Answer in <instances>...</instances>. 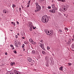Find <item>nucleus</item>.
Returning <instances> with one entry per match:
<instances>
[{
    "mask_svg": "<svg viewBox=\"0 0 74 74\" xmlns=\"http://www.w3.org/2000/svg\"><path fill=\"white\" fill-rule=\"evenodd\" d=\"M41 21L43 23H45L46 22H48L49 19L47 18V15H45L43 16L42 18Z\"/></svg>",
    "mask_w": 74,
    "mask_h": 74,
    "instance_id": "f257e3e1",
    "label": "nucleus"
},
{
    "mask_svg": "<svg viewBox=\"0 0 74 74\" xmlns=\"http://www.w3.org/2000/svg\"><path fill=\"white\" fill-rule=\"evenodd\" d=\"M62 11H66L68 8V6L67 5H61Z\"/></svg>",
    "mask_w": 74,
    "mask_h": 74,
    "instance_id": "f03ea898",
    "label": "nucleus"
},
{
    "mask_svg": "<svg viewBox=\"0 0 74 74\" xmlns=\"http://www.w3.org/2000/svg\"><path fill=\"white\" fill-rule=\"evenodd\" d=\"M36 10H35V12H38L39 11H40V10H41V8L40 6L39 5L36 7Z\"/></svg>",
    "mask_w": 74,
    "mask_h": 74,
    "instance_id": "7ed1b4c3",
    "label": "nucleus"
},
{
    "mask_svg": "<svg viewBox=\"0 0 74 74\" xmlns=\"http://www.w3.org/2000/svg\"><path fill=\"white\" fill-rule=\"evenodd\" d=\"M48 33H49V36H51L53 34V31L52 29L49 30V31H48Z\"/></svg>",
    "mask_w": 74,
    "mask_h": 74,
    "instance_id": "20e7f679",
    "label": "nucleus"
},
{
    "mask_svg": "<svg viewBox=\"0 0 74 74\" xmlns=\"http://www.w3.org/2000/svg\"><path fill=\"white\" fill-rule=\"evenodd\" d=\"M29 27L30 28H33V23H32L31 22H30L29 23Z\"/></svg>",
    "mask_w": 74,
    "mask_h": 74,
    "instance_id": "39448f33",
    "label": "nucleus"
},
{
    "mask_svg": "<svg viewBox=\"0 0 74 74\" xmlns=\"http://www.w3.org/2000/svg\"><path fill=\"white\" fill-rule=\"evenodd\" d=\"M49 11L50 12H52L53 13H55V12H56V11L55 10V9H53L50 10Z\"/></svg>",
    "mask_w": 74,
    "mask_h": 74,
    "instance_id": "423d86ee",
    "label": "nucleus"
},
{
    "mask_svg": "<svg viewBox=\"0 0 74 74\" xmlns=\"http://www.w3.org/2000/svg\"><path fill=\"white\" fill-rule=\"evenodd\" d=\"M40 46L42 49L44 48V44L40 43Z\"/></svg>",
    "mask_w": 74,
    "mask_h": 74,
    "instance_id": "0eeeda50",
    "label": "nucleus"
},
{
    "mask_svg": "<svg viewBox=\"0 0 74 74\" xmlns=\"http://www.w3.org/2000/svg\"><path fill=\"white\" fill-rule=\"evenodd\" d=\"M45 33L47 34V35H49V34L48 33V31H49V30L47 29H46L45 30Z\"/></svg>",
    "mask_w": 74,
    "mask_h": 74,
    "instance_id": "6e6552de",
    "label": "nucleus"
},
{
    "mask_svg": "<svg viewBox=\"0 0 74 74\" xmlns=\"http://www.w3.org/2000/svg\"><path fill=\"white\" fill-rule=\"evenodd\" d=\"M14 72L15 74H20L19 72H18L16 70H14Z\"/></svg>",
    "mask_w": 74,
    "mask_h": 74,
    "instance_id": "1a4fd4ad",
    "label": "nucleus"
},
{
    "mask_svg": "<svg viewBox=\"0 0 74 74\" xmlns=\"http://www.w3.org/2000/svg\"><path fill=\"white\" fill-rule=\"evenodd\" d=\"M14 44L16 47L17 48H18V47H19V45H18V43H17V42H16V41L14 42Z\"/></svg>",
    "mask_w": 74,
    "mask_h": 74,
    "instance_id": "9d476101",
    "label": "nucleus"
},
{
    "mask_svg": "<svg viewBox=\"0 0 74 74\" xmlns=\"http://www.w3.org/2000/svg\"><path fill=\"white\" fill-rule=\"evenodd\" d=\"M27 59L28 61L29 62H32V58H30V57L28 58Z\"/></svg>",
    "mask_w": 74,
    "mask_h": 74,
    "instance_id": "9b49d317",
    "label": "nucleus"
},
{
    "mask_svg": "<svg viewBox=\"0 0 74 74\" xmlns=\"http://www.w3.org/2000/svg\"><path fill=\"white\" fill-rule=\"evenodd\" d=\"M55 5L54 4H53V5H52L51 6L53 9H55Z\"/></svg>",
    "mask_w": 74,
    "mask_h": 74,
    "instance_id": "f8f14e48",
    "label": "nucleus"
},
{
    "mask_svg": "<svg viewBox=\"0 0 74 74\" xmlns=\"http://www.w3.org/2000/svg\"><path fill=\"white\" fill-rule=\"evenodd\" d=\"M48 57L47 56H46L45 58V60L46 61H47V60H48Z\"/></svg>",
    "mask_w": 74,
    "mask_h": 74,
    "instance_id": "ddd939ff",
    "label": "nucleus"
},
{
    "mask_svg": "<svg viewBox=\"0 0 74 74\" xmlns=\"http://www.w3.org/2000/svg\"><path fill=\"white\" fill-rule=\"evenodd\" d=\"M51 63L52 65H54V64H55V63H54V61H53V60L51 61Z\"/></svg>",
    "mask_w": 74,
    "mask_h": 74,
    "instance_id": "4468645a",
    "label": "nucleus"
},
{
    "mask_svg": "<svg viewBox=\"0 0 74 74\" xmlns=\"http://www.w3.org/2000/svg\"><path fill=\"white\" fill-rule=\"evenodd\" d=\"M31 43L32 44H33L34 45H35V44H36V42H34V41L33 40Z\"/></svg>",
    "mask_w": 74,
    "mask_h": 74,
    "instance_id": "2eb2a0df",
    "label": "nucleus"
},
{
    "mask_svg": "<svg viewBox=\"0 0 74 74\" xmlns=\"http://www.w3.org/2000/svg\"><path fill=\"white\" fill-rule=\"evenodd\" d=\"M36 7H37V6H38L40 5H38V3L37 2L36 3Z\"/></svg>",
    "mask_w": 74,
    "mask_h": 74,
    "instance_id": "dca6fc26",
    "label": "nucleus"
},
{
    "mask_svg": "<svg viewBox=\"0 0 74 74\" xmlns=\"http://www.w3.org/2000/svg\"><path fill=\"white\" fill-rule=\"evenodd\" d=\"M63 66H61L60 68V70H61L62 71H63Z\"/></svg>",
    "mask_w": 74,
    "mask_h": 74,
    "instance_id": "f3484780",
    "label": "nucleus"
},
{
    "mask_svg": "<svg viewBox=\"0 0 74 74\" xmlns=\"http://www.w3.org/2000/svg\"><path fill=\"white\" fill-rule=\"evenodd\" d=\"M42 53L43 55H45L46 53L44 51H42Z\"/></svg>",
    "mask_w": 74,
    "mask_h": 74,
    "instance_id": "a211bd4d",
    "label": "nucleus"
},
{
    "mask_svg": "<svg viewBox=\"0 0 74 74\" xmlns=\"http://www.w3.org/2000/svg\"><path fill=\"white\" fill-rule=\"evenodd\" d=\"M15 64V62H12L11 63V66H13V64Z\"/></svg>",
    "mask_w": 74,
    "mask_h": 74,
    "instance_id": "6ab92c4d",
    "label": "nucleus"
},
{
    "mask_svg": "<svg viewBox=\"0 0 74 74\" xmlns=\"http://www.w3.org/2000/svg\"><path fill=\"white\" fill-rule=\"evenodd\" d=\"M46 66L47 67H48V66H49V64L48 63H46Z\"/></svg>",
    "mask_w": 74,
    "mask_h": 74,
    "instance_id": "aec40b11",
    "label": "nucleus"
},
{
    "mask_svg": "<svg viewBox=\"0 0 74 74\" xmlns=\"http://www.w3.org/2000/svg\"><path fill=\"white\" fill-rule=\"evenodd\" d=\"M61 2H66V0H61Z\"/></svg>",
    "mask_w": 74,
    "mask_h": 74,
    "instance_id": "412c9836",
    "label": "nucleus"
},
{
    "mask_svg": "<svg viewBox=\"0 0 74 74\" xmlns=\"http://www.w3.org/2000/svg\"><path fill=\"white\" fill-rule=\"evenodd\" d=\"M24 47H25V44H23L22 46V48L24 49Z\"/></svg>",
    "mask_w": 74,
    "mask_h": 74,
    "instance_id": "4be33fe9",
    "label": "nucleus"
},
{
    "mask_svg": "<svg viewBox=\"0 0 74 74\" xmlns=\"http://www.w3.org/2000/svg\"><path fill=\"white\" fill-rule=\"evenodd\" d=\"M32 53L33 54H34L35 53V51L34 50H33L32 51Z\"/></svg>",
    "mask_w": 74,
    "mask_h": 74,
    "instance_id": "5701e85b",
    "label": "nucleus"
},
{
    "mask_svg": "<svg viewBox=\"0 0 74 74\" xmlns=\"http://www.w3.org/2000/svg\"><path fill=\"white\" fill-rule=\"evenodd\" d=\"M67 45H69V44H70V41H69L67 43Z\"/></svg>",
    "mask_w": 74,
    "mask_h": 74,
    "instance_id": "b1692460",
    "label": "nucleus"
},
{
    "mask_svg": "<svg viewBox=\"0 0 74 74\" xmlns=\"http://www.w3.org/2000/svg\"><path fill=\"white\" fill-rule=\"evenodd\" d=\"M31 2V0H29L27 3L28 4H30V2Z\"/></svg>",
    "mask_w": 74,
    "mask_h": 74,
    "instance_id": "393cba45",
    "label": "nucleus"
},
{
    "mask_svg": "<svg viewBox=\"0 0 74 74\" xmlns=\"http://www.w3.org/2000/svg\"><path fill=\"white\" fill-rule=\"evenodd\" d=\"M33 40V39H32V38H30L29 40V42H31V41H32Z\"/></svg>",
    "mask_w": 74,
    "mask_h": 74,
    "instance_id": "a878e982",
    "label": "nucleus"
},
{
    "mask_svg": "<svg viewBox=\"0 0 74 74\" xmlns=\"http://www.w3.org/2000/svg\"><path fill=\"white\" fill-rule=\"evenodd\" d=\"M64 29L65 30H68V28L66 27H65Z\"/></svg>",
    "mask_w": 74,
    "mask_h": 74,
    "instance_id": "bb28decb",
    "label": "nucleus"
},
{
    "mask_svg": "<svg viewBox=\"0 0 74 74\" xmlns=\"http://www.w3.org/2000/svg\"><path fill=\"white\" fill-rule=\"evenodd\" d=\"M53 59V58L52 57H50V60H51V61H52V60Z\"/></svg>",
    "mask_w": 74,
    "mask_h": 74,
    "instance_id": "cd10ccee",
    "label": "nucleus"
},
{
    "mask_svg": "<svg viewBox=\"0 0 74 74\" xmlns=\"http://www.w3.org/2000/svg\"><path fill=\"white\" fill-rule=\"evenodd\" d=\"M12 7L13 8H14V7H15V5L13 4L12 5Z\"/></svg>",
    "mask_w": 74,
    "mask_h": 74,
    "instance_id": "c85d7f7f",
    "label": "nucleus"
},
{
    "mask_svg": "<svg viewBox=\"0 0 74 74\" xmlns=\"http://www.w3.org/2000/svg\"><path fill=\"white\" fill-rule=\"evenodd\" d=\"M47 18L49 20V19H51V17H50V16H49L48 17H47Z\"/></svg>",
    "mask_w": 74,
    "mask_h": 74,
    "instance_id": "c756f323",
    "label": "nucleus"
},
{
    "mask_svg": "<svg viewBox=\"0 0 74 74\" xmlns=\"http://www.w3.org/2000/svg\"><path fill=\"white\" fill-rule=\"evenodd\" d=\"M58 15H59L60 16H61V15H62V14L60 13L59 12V13H58Z\"/></svg>",
    "mask_w": 74,
    "mask_h": 74,
    "instance_id": "7c9ffc66",
    "label": "nucleus"
},
{
    "mask_svg": "<svg viewBox=\"0 0 74 74\" xmlns=\"http://www.w3.org/2000/svg\"><path fill=\"white\" fill-rule=\"evenodd\" d=\"M48 8H49V9H51V7L49 6L48 7Z\"/></svg>",
    "mask_w": 74,
    "mask_h": 74,
    "instance_id": "2f4dec72",
    "label": "nucleus"
},
{
    "mask_svg": "<svg viewBox=\"0 0 74 74\" xmlns=\"http://www.w3.org/2000/svg\"><path fill=\"white\" fill-rule=\"evenodd\" d=\"M14 53H17L16 52V51L15 50H14L13 51Z\"/></svg>",
    "mask_w": 74,
    "mask_h": 74,
    "instance_id": "473e14b6",
    "label": "nucleus"
},
{
    "mask_svg": "<svg viewBox=\"0 0 74 74\" xmlns=\"http://www.w3.org/2000/svg\"><path fill=\"white\" fill-rule=\"evenodd\" d=\"M24 44H27V42H26V41H24Z\"/></svg>",
    "mask_w": 74,
    "mask_h": 74,
    "instance_id": "72a5a7b5",
    "label": "nucleus"
},
{
    "mask_svg": "<svg viewBox=\"0 0 74 74\" xmlns=\"http://www.w3.org/2000/svg\"><path fill=\"white\" fill-rule=\"evenodd\" d=\"M30 28V29L29 30H30V31H32V28Z\"/></svg>",
    "mask_w": 74,
    "mask_h": 74,
    "instance_id": "f704fd0d",
    "label": "nucleus"
},
{
    "mask_svg": "<svg viewBox=\"0 0 74 74\" xmlns=\"http://www.w3.org/2000/svg\"><path fill=\"white\" fill-rule=\"evenodd\" d=\"M15 38H18V35H15Z\"/></svg>",
    "mask_w": 74,
    "mask_h": 74,
    "instance_id": "c9c22d12",
    "label": "nucleus"
},
{
    "mask_svg": "<svg viewBox=\"0 0 74 74\" xmlns=\"http://www.w3.org/2000/svg\"><path fill=\"white\" fill-rule=\"evenodd\" d=\"M30 5V4H28L27 5V7H29Z\"/></svg>",
    "mask_w": 74,
    "mask_h": 74,
    "instance_id": "e433bc0d",
    "label": "nucleus"
},
{
    "mask_svg": "<svg viewBox=\"0 0 74 74\" xmlns=\"http://www.w3.org/2000/svg\"><path fill=\"white\" fill-rule=\"evenodd\" d=\"M5 11V10L4 9L3 10V13H4V12Z\"/></svg>",
    "mask_w": 74,
    "mask_h": 74,
    "instance_id": "4c0bfd02",
    "label": "nucleus"
},
{
    "mask_svg": "<svg viewBox=\"0 0 74 74\" xmlns=\"http://www.w3.org/2000/svg\"><path fill=\"white\" fill-rule=\"evenodd\" d=\"M47 49H50V48L48 46L47 47Z\"/></svg>",
    "mask_w": 74,
    "mask_h": 74,
    "instance_id": "58836bf2",
    "label": "nucleus"
},
{
    "mask_svg": "<svg viewBox=\"0 0 74 74\" xmlns=\"http://www.w3.org/2000/svg\"><path fill=\"white\" fill-rule=\"evenodd\" d=\"M54 10H58V8H55H55L54 9Z\"/></svg>",
    "mask_w": 74,
    "mask_h": 74,
    "instance_id": "ea45409f",
    "label": "nucleus"
},
{
    "mask_svg": "<svg viewBox=\"0 0 74 74\" xmlns=\"http://www.w3.org/2000/svg\"><path fill=\"white\" fill-rule=\"evenodd\" d=\"M68 64H69V66H71V64L70 63H68Z\"/></svg>",
    "mask_w": 74,
    "mask_h": 74,
    "instance_id": "a19ab883",
    "label": "nucleus"
},
{
    "mask_svg": "<svg viewBox=\"0 0 74 74\" xmlns=\"http://www.w3.org/2000/svg\"><path fill=\"white\" fill-rule=\"evenodd\" d=\"M16 23H17V25H19V23L18 22V21H17Z\"/></svg>",
    "mask_w": 74,
    "mask_h": 74,
    "instance_id": "79ce46f5",
    "label": "nucleus"
},
{
    "mask_svg": "<svg viewBox=\"0 0 74 74\" xmlns=\"http://www.w3.org/2000/svg\"><path fill=\"white\" fill-rule=\"evenodd\" d=\"M13 25H14L15 26L16 25H15V23H14L13 24Z\"/></svg>",
    "mask_w": 74,
    "mask_h": 74,
    "instance_id": "37998d69",
    "label": "nucleus"
},
{
    "mask_svg": "<svg viewBox=\"0 0 74 74\" xmlns=\"http://www.w3.org/2000/svg\"><path fill=\"white\" fill-rule=\"evenodd\" d=\"M59 32H60V33H62V31L61 29H60L59 30Z\"/></svg>",
    "mask_w": 74,
    "mask_h": 74,
    "instance_id": "c03bdc74",
    "label": "nucleus"
},
{
    "mask_svg": "<svg viewBox=\"0 0 74 74\" xmlns=\"http://www.w3.org/2000/svg\"><path fill=\"white\" fill-rule=\"evenodd\" d=\"M72 46L73 47H74V44H73L72 45Z\"/></svg>",
    "mask_w": 74,
    "mask_h": 74,
    "instance_id": "a18cd8bd",
    "label": "nucleus"
},
{
    "mask_svg": "<svg viewBox=\"0 0 74 74\" xmlns=\"http://www.w3.org/2000/svg\"><path fill=\"white\" fill-rule=\"evenodd\" d=\"M41 1H42V2H43V1H45V0H40Z\"/></svg>",
    "mask_w": 74,
    "mask_h": 74,
    "instance_id": "49530a36",
    "label": "nucleus"
},
{
    "mask_svg": "<svg viewBox=\"0 0 74 74\" xmlns=\"http://www.w3.org/2000/svg\"><path fill=\"white\" fill-rule=\"evenodd\" d=\"M10 47H13V45H10Z\"/></svg>",
    "mask_w": 74,
    "mask_h": 74,
    "instance_id": "de8ad7c7",
    "label": "nucleus"
},
{
    "mask_svg": "<svg viewBox=\"0 0 74 74\" xmlns=\"http://www.w3.org/2000/svg\"><path fill=\"white\" fill-rule=\"evenodd\" d=\"M19 11H20V12H21V8H19Z\"/></svg>",
    "mask_w": 74,
    "mask_h": 74,
    "instance_id": "09e8293b",
    "label": "nucleus"
},
{
    "mask_svg": "<svg viewBox=\"0 0 74 74\" xmlns=\"http://www.w3.org/2000/svg\"><path fill=\"white\" fill-rule=\"evenodd\" d=\"M5 54L6 55H7V52H6L5 53Z\"/></svg>",
    "mask_w": 74,
    "mask_h": 74,
    "instance_id": "8fccbe9b",
    "label": "nucleus"
},
{
    "mask_svg": "<svg viewBox=\"0 0 74 74\" xmlns=\"http://www.w3.org/2000/svg\"><path fill=\"white\" fill-rule=\"evenodd\" d=\"M33 29H36V27H33Z\"/></svg>",
    "mask_w": 74,
    "mask_h": 74,
    "instance_id": "3c124183",
    "label": "nucleus"
},
{
    "mask_svg": "<svg viewBox=\"0 0 74 74\" xmlns=\"http://www.w3.org/2000/svg\"><path fill=\"white\" fill-rule=\"evenodd\" d=\"M59 11H62V9L61 8L60 9Z\"/></svg>",
    "mask_w": 74,
    "mask_h": 74,
    "instance_id": "603ef678",
    "label": "nucleus"
},
{
    "mask_svg": "<svg viewBox=\"0 0 74 74\" xmlns=\"http://www.w3.org/2000/svg\"><path fill=\"white\" fill-rule=\"evenodd\" d=\"M12 47V49H14V47Z\"/></svg>",
    "mask_w": 74,
    "mask_h": 74,
    "instance_id": "864d4df0",
    "label": "nucleus"
},
{
    "mask_svg": "<svg viewBox=\"0 0 74 74\" xmlns=\"http://www.w3.org/2000/svg\"><path fill=\"white\" fill-rule=\"evenodd\" d=\"M73 40H74V35H73Z\"/></svg>",
    "mask_w": 74,
    "mask_h": 74,
    "instance_id": "5fc2aeb1",
    "label": "nucleus"
},
{
    "mask_svg": "<svg viewBox=\"0 0 74 74\" xmlns=\"http://www.w3.org/2000/svg\"><path fill=\"white\" fill-rule=\"evenodd\" d=\"M21 36H22V35H23V34H22V33H21Z\"/></svg>",
    "mask_w": 74,
    "mask_h": 74,
    "instance_id": "6e6d98bb",
    "label": "nucleus"
},
{
    "mask_svg": "<svg viewBox=\"0 0 74 74\" xmlns=\"http://www.w3.org/2000/svg\"><path fill=\"white\" fill-rule=\"evenodd\" d=\"M33 41V40H31V42H31V43H32Z\"/></svg>",
    "mask_w": 74,
    "mask_h": 74,
    "instance_id": "4d7b16f0",
    "label": "nucleus"
},
{
    "mask_svg": "<svg viewBox=\"0 0 74 74\" xmlns=\"http://www.w3.org/2000/svg\"><path fill=\"white\" fill-rule=\"evenodd\" d=\"M40 42H42V40H41L40 41Z\"/></svg>",
    "mask_w": 74,
    "mask_h": 74,
    "instance_id": "13d9d810",
    "label": "nucleus"
},
{
    "mask_svg": "<svg viewBox=\"0 0 74 74\" xmlns=\"http://www.w3.org/2000/svg\"><path fill=\"white\" fill-rule=\"evenodd\" d=\"M22 38L23 39H25V37H23Z\"/></svg>",
    "mask_w": 74,
    "mask_h": 74,
    "instance_id": "bf43d9fd",
    "label": "nucleus"
},
{
    "mask_svg": "<svg viewBox=\"0 0 74 74\" xmlns=\"http://www.w3.org/2000/svg\"><path fill=\"white\" fill-rule=\"evenodd\" d=\"M21 6L22 7V8H23V6H22V5H21Z\"/></svg>",
    "mask_w": 74,
    "mask_h": 74,
    "instance_id": "052dcab7",
    "label": "nucleus"
},
{
    "mask_svg": "<svg viewBox=\"0 0 74 74\" xmlns=\"http://www.w3.org/2000/svg\"><path fill=\"white\" fill-rule=\"evenodd\" d=\"M11 23H12V24H13L14 23V22H12Z\"/></svg>",
    "mask_w": 74,
    "mask_h": 74,
    "instance_id": "680f3d73",
    "label": "nucleus"
},
{
    "mask_svg": "<svg viewBox=\"0 0 74 74\" xmlns=\"http://www.w3.org/2000/svg\"><path fill=\"white\" fill-rule=\"evenodd\" d=\"M4 14H6V11H5L4 12Z\"/></svg>",
    "mask_w": 74,
    "mask_h": 74,
    "instance_id": "e2e57ef3",
    "label": "nucleus"
},
{
    "mask_svg": "<svg viewBox=\"0 0 74 74\" xmlns=\"http://www.w3.org/2000/svg\"><path fill=\"white\" fill-rule=\"evenodd\" d=\"M23 51H25V49H23Z\"/></svg>",
    "mask_w": 74,
    "mask_h": 74,
    "instance_id": "0e129e2a",
    "label": "nucleus"
},
{
    "mask_svg": "<svg viewBox=\"0 0 74 74\" xmlns=\"http://www.w3.org/2000/svg\"><path fill=\"white\" fill-rule=\"evenodd\" d=\"M64 16H66V14H64Z\"/></svg>",
    "mask_w": 74,
    "mask_h": 74,
    "instance_id": "69168bd1",
    "label": "nucleus"
},
{
    "mask_svg": "<svg viewBox=\"0 0 74 74\" xmlns=\"http://www.w3.org/2000/svg\"><path fill=\"white\" fill-rule=\"evenodd\" d=\"M58 1H61V0H58Z\"/></svg>",
    "mask_w": 74,
    "mask_h": 74,
    "instance_id": "338daca9",
    "label": "nucleus"
},
{
    "mask_svg": "<svg viewBox=\"0 0 74 74\" xmlns=\"http://www.w3.org/2000/svg\"><path fill=\"white\" fill-rule=\"evenodd\" d=\"M17 35H18V36L19 35V34L18 33L17 34Z\"/></svg>",
    "mask_w": 74,
    "mask_h": 74,
    "instance_id": "774afa93",
    "label": "nucleus"
}]
</instances>
